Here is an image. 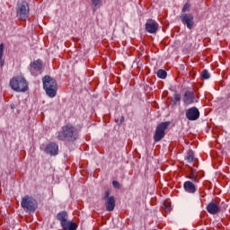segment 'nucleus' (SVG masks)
<instances>
[{
  "label": "nucleus",
  "mask_w": 230,
  "mask_h": 230,
  "mask_svg": "<svg viewBox=\"0 0 230 230\" xmlns=\"http://www.w3.org/2000/svg\"><path fill=\"white\" fill-rule=\"evenodd\" d=\"M57 139H58V141H69L73 143L78 139V129L71 124H66L58 131Z\"/></svg>",
  "instance_id": "1"
},
{
  "label": "nucleus",
  "mask_w": 230,
  "mask_h": 230,
  "mask_svg": "<svg viewBox=\"0 0 230 230\" xmlns=\"http://www.w3.org/2000/svg\"><path fill=\"white\" fill-rule=\"evenodd\" d=\"M9 85L13 91H15V93H26L29 89L28 81L21 75L13 76L10 80Z\"/></svg>",
  "instance_id": "2"
},
{
  "label": "nucleus",
  "mask_w": 230,
  "mask_h": 230,
  "mask_svg": "<svg viewBox=\"0 0 230 230\" xmlns=\"http://www.w3.org/2000/svg\"><path fill=\"white\" fill-rule=\"evenodd\" d=\"M42 84L46 94H48L49 98H55V96H57L58 91L57 81L49 75H45L42 78Z\"/></svg>",
  "instance_id": "3"
},
{
  "label": "nucleus",
  "mask_w": 230,
  "mask_h": 230,
  "mask_svg": "<svg viewBox=\"0 0 230 230\" xmlns=\"http://www.w3.org/2000/svg\"><path fill=\"white\" fill-rule=\"evenodd\" d=\"M21 206L25 213H35L39 203L33 197L26 195L22 199Z\"/></svg>",
  "instance_id": "4"
},
{
  "label": "nucleus",
  "mask_w": 230,
  "mask_h": 230,
  "mask_svg": "<svg viewBox=\"0 0 230 230\" xmlns=\"http://www.w3.org/2000/svg\"><path fill=\"white\" fill-rule=\"evenodd\" d=\"M16 16L20 21H26L30 17V5L26 1L17 4L16 6Z\"/></svg>",
  "instance_id": "5"
},
{
  "label": "nucleus",
  "mask_w": 230,
  "mask_h": 230,
  "mask_svg": "<svg viewBox=\"0 0 230 230\" xmlns=\"http://www.w3.org/2000/svg\"><path fill=\"white\" fill-rule=\"evenodd\" d=\"M170 127V121L161 122L157 125L155 135L154 141L155 143H159L166 136V130Z\"/></svg>",
  "instance_id": "6"
},
{
  "label": "nucleus",
  "mask_w": 230,
  "mask_h": 230,
  "mask_svg": "<svg viewBox=\"0 0 230 230\" xmlns=\"http://www.w3.org/2000/svg\"><path fill=\"white\" fill-rule=\"evenodd\" d=\"M185 116L189 119V121H197L199 118H200V111L197 107H191L186 110Z\"/></svg>",
  "instance_id": "7"
},
{
  "label": "nucleus",
  "mask_w": 230,
  "mask_h": 230,
  "mask_svg": "<svg viewBox=\"0 0 230 230\" xmlns=\"http://www.w3.org/2000/svg\"><path fill=\"white\" fill-rule=\"evenodd\" d=\"M182 24L187 25V28L189 30H191L193 28V25L195 24V22H193V20L195 19L193 17V14L191 13H183L181 15L180 17Z\"/></svg>",
  "instance_id": "8"
},
{
  "label": "nucleus",
  "mask_w": 230,
  "mask_h": 230,
  "mask_svg": "<svg viewBox=\"0 0 230 230\" xmlns=\"http://www.w3.org/2000/svg\"><path fill=\"white\" fill-rule=\"evenodd\" d=\"M45 154H47V155H50V157L58 155V144L55 142L48 144L45 147Z\"/></svg>",
  "instance_id": "9"
},
{
  "label": "nucleus",
  "mask_w": 230,
  "mask_h": 230,
  "mask_svg": "<svg viewBox=\"0 0 230 230\" xmlns=\"http://www.w3.org/2000/svg\"><path fill=\"white\" fill-rule=\"evenodd\" d=\"M207 211L209 215H218L220 212V205L217 200L212 199L210 203L207 206Z\"/></svg>",
  "instance_id": "10"
},
{
  "label": "nucleus",
  "mask_w": 230,
  "mask_h": 230,
  "mask_svg": "<svg viewBox=\"0 0 230 230\" xmlns=\"http://www.w3.org/2000/svg\"><path fill=\"white\" fill-rule=\"evenodd\" d=\"M197 100L195 99V93L191 91H186L183 95V103L184 105H193Z\"/></svg>",
  "instance_id": "11"
},
{
  "label": "nucleus",
  "mask_w": 230,
  "mask_h": 230,
  "mask_svg": "<svg viewBox=\"0 0 230 230\" xmlns=\"http://www.w3.org/2000/svg\"><path fill=\"white\" fill-rule=\"evenodd\" d=\"M146 31L147 33H157L159 30V23L155 20H149L146 22Z\"/></svg>",
  "instance_id": "12"
},
{
  "label": "nucleus",
  "mask_w": 230,
  "mask_h": 230,
  "mask_svg": "<svg viewBox=\"0 0 230 230\" xmlns=\"http://www.w3.org/2000/svg\"><path fill=\"white\" fill-rule=\"evenodd\" d=\"M105 200L106 211H112L116 208V198L111 196L108 199Z\"/></svg>",
  "instance_id": "13"
},
{
  "label": "nucleus",
  "mask_w": 230,
  "mask_h": 230,
  "mask_svg": "<svg viewBox=\"0 0 230 230\" xmlns=\"http://www.w3.org/2000/svg\"><path fill=\"white\" fill-rule=\"evenodd\" d=\"M183 190H185L187 193L194 194L197 191V187L190 181H187L183 183Z\"/></svg>",
  "instance_id": "14"
},
{
  "label": "nucleus",
  "mask_w": 230,
  "mask_h": 230,
  "mask_svg": "<svg viewBox=\"0 0 230 230\" xmlns=\"http://www.w3.org/2000/svg\"><path fill=\"white\" fill-rule=\"evenodd\" d=\"M170 103L172 107H177V105H181V93H174L173 97L170 101Z\"/></svg>",
  "instance_id": "15"
},
{
  "label": "nucleus",
  "mask_w": 230,
  "mask_h": 230,
  "mask_svg": "<svg viewBox=\"0 0 230 230\" xmlns=\"http://www.w3.org/2000/svg\"><path fill=\"white\" fill-rule=\"evenodd\" d=\"M31 67L35 71H40L42 69V63L40 60H36L31 63Z\"/></svg>",
  "instance_id": "16"
},
{
  "label": "nucleus",
  "mask_w": 230,
  "mask_h": 230,
  "mask_svg": "<svg viewBox=\"0 0 230 230\" xmlns=\"http://www.w3.org/2000/svg\"><path fill=\"white\" fill-rule=\"evenodd\" d=\"M4 55V44H0V67L4 66V61L3 60V56Z\"/></svg>",
  "instance_id": "17"
},
{
  "label": "nucleus",
  "mask_w": 230,
  "mask_h": 230,
  "mask_svg": "<svg viewBox=\"0 0 230 230\" xmlns=\"http://www.w3.org/2000/svg\"><path fill=\"white\" fill-rule=\"evenodd\" d=\"M184 159H185V161H186L187 163H191V162L193 161V159H195V155H193V151H191V150L189 151V152L186 154Z\"/></svg>",
  "instance_id": "18"
},
{
  "label": "nucleus",
  "mask_w": 230,
  "mask_h": 230,
  "mask_svg": "<svg viewBox=\"0 0 230 230\" xmlns=\"http://www.w3.org/2000/svg\"><path fill=\"white\" fill-rule=\"evenodd\" d=\"M67 217V212L62 211L58 213L57 219L59 220V222H64L66 220V217Z\"/></svg>",
  "instance_id": "19"
},
{
  "label": "nucleus",
  "mask_w": 230,
  "mask_h": 230,
  "mask_svg": "<svg viewBox=\"0 0 230 230\" xmlns=\"http://www.w3.org/2000/svg\"><path fill=\"white\" fill-rule=\"evenodd\" d=\"M202 80H209L211 78V75H209V71L208 69H204L200 74Z\"/></svg>",
  "instance_id": "20"
},
{
  "label": "nucleus",
  "mask_w": 230,
  "mask_h": 230,
  "mask_svg": "<svg viewBox=\"0 0 230 230\" xmlns=\"http://www.w3.org/2000/svg\"><path fill=\"white\" fill-rule=\"evenodd\" d=\"M156 75L158 78H161V80H164L166 76H168V73H166L164 69H159Z\"/></svg>",
  "instance_id": "21"
},
{
  "label": "nucleus",
  "mask_w": 230,
  "mask_h": 230,
  "mask_svg": "<svg viewBox=\"0 0 230 230\" xmlns=\"http://www.w3.org/2000/svg\"><path fill=\"white\" fill-rule=\"evenodd\" d=\"M102 1L103 0H92V4L93 6V12H96L98 8L102 5Z\"/></svg>",
  "instance_id": "22"
},
{
  "label": "nucleus",
  "mask_w": 230,
  "mask_h": 230,
  "mask_svg": "<svg viewBox=\"0 0 230 230\" xmlns=\"http://www.w3.org/2000/svg\"><path fill=\"white\" fill-rule=\"evenodd\" d=\"M69 224H71V222L67 221V219H65L64 221H61V227H63L65 230H67Z\"/></svg>",
  "instance_id": "23"
},
{
  "label": "nucleus",
  "mask_w": 230,
  "mask_h": 230,
  "mask_svg": "<svg viewBox=\"0 0 230 230\" xmlns=\"http://www.w3.org/2000/svg\"><path fill=\"white\" fill-rule=\"evenodd\" d=\"M76 229H78V225L73 222H70V224L68 225V228H66V230H76Z\"/></svg>",
  "instance_id": "24"
},
{
  "label": "nucleus",
  "mask_w": 230,
  "mask_h": 230,
  "mask_svg": "<svg viewBox=\"0 0 230 230\" xmlns=\"http://www.w3.org/2000/svg\"><path fill=\"white\" fill-rule=\"evenodd\" d=\"M108 199H111V190H106L104 192V196L102 197V200H107Z\"/></svg>",
  "instance_id": "25"
},
{
  "label": "nucleus",
  "mask_w": 230,
  "mask_h": 230,
  "mask_svg": "<svg viewBox=\"0 0 230 230\" xmlns=\"http://www.w3.org/2000/svg\"><path fill=\"white\" fill-rule=\"evenodd\" d=\"M112 186H113V188H115V190H119V188H121V186L119 185V181H113Z\"/></svg>",
  "instance_id": "26"
},
{
  "label": "nucleus",
  "mask_w": 230,
  "mask_h": 230,
  "mask_svg": "<svg viewBox=\"0 0 230 230\" xmlns=\"http://www.w3.org/2000/svg\"><path fill=\"white\" fill-rule=\"evenodd\" d=\"M188 10H190V4H185L184 5H183V7H182V9H181V12L183 13H186V12H188Z\"/></svg>",
  "instance_id": "27"
},
{
  "label": "nucleus",
  "mask_w": 230,
  "mask_h": 230,
  "mask_svg": "<svg viewBox=\"0 0 230 230\" xmlns=\"http://www.w3.org/2000/svg\"><path fill=\"white\" fill-rule=\"evenodd\" d=\"M123 121H125V117L121 116L120 117V125H121V123H123Z\"/></svg>",
  "instance_id": "28"
},
{
  "label": "nucleus",
  "mask_w": 230,
  "mask_h": 230,
  "mask_svg": "<svg viewBox=\"0 0 230 230\" xmlns=\"http://www.w3.org/2000/svg\"><path fill=\"white\" fill-rule=\"evenodd\" d=\"M189 179H191L193 182H195V181H197V178H195V177H191V176H190V177H189Z\"/></svg>",
  "instance_id": "29"
},
{
  "label": "nucleus",
  "mask_w": 230,
  "mask_h": 230,
  "mask_svg": "<svg viewBox=\"0 0 230 230\" xmlns=\"http://www.w3.org/2000/svg\"><path fill=\"white\" fill-rule=\"evenodd\" d=\"M11 109H15V104H11Z\"/></svg>",
  "instance_id": "30"
},
{
  "label": "nucleus",
  "mask_w": 230,
  "mask_h": 230,
  "mask_svg": "<svg viewBox=\"0 0 230 230\" xmlns=\"http://www.w3.org/2000/svg\"><path fill=\"white\" fill-rule=\"evenodd\" d=\"M165 211H170V207H166Z\"/></svg>",
  "instance_id": "31"
}]
</instances>
